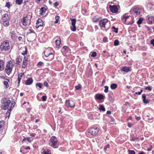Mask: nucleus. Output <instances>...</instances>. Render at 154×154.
I'll use <instances>...</instances> for the list:
<instances>
[{
  "mask_svg": "<svg viewBox=\"0 0 154 154\" xmlns=\"http://www.w3.org/2000/svg\"><path fill=\"white\" fill-rule=\"evenodd\" d=\"M147 29L150 31H151L152 29H153V31H154V28L153 27H149L148 26H146Z\"/></svg>",
  "mask_w": 154,
  "mask_h": 154,
  "instance_id": "8fccbe9b",
  "label": "nucleus"
},
{
  "mask_svg": "<svg viewBox=\"0 0 154 154\" xmlns=\"http://www.w3.org/2000/svg\"><path fill=\"white\" fill-rule=\"evenodd\" d=\"M100 20V18L97 16H94L92 20L94 22H97Z\"/></svg>",
  "mask_w": 154,
  "mask_h": 154,
  "instance_id": "7c9ffc66",
  "label": "nucleus"
},
{
  "mask_svg": "<svg viewBox=\"0 0 154 154\" xmlns=\"http://www.w3.org/2000/svg\"><path fill=\"white\" fill-rule=\"evenodd\" d=\"M128 154H135V151L133 150L129 149L128 151Z\"/></svg>",
  "mask_w": 154,
  "mask_h": 154,
  "instance_id": "ea45409f",
  "label": "nucleus"
},
{
  "mask_svg": "<svg viewBox=\"0 0 154 154\" xmlns=\"http://www.w3.org/2000/svg\"><path fill=\"white\" fill-rule=\"evenodd\" d=\"M104 88V92L106 93H107L108 92L109 87L107 86H105Z\"/></svg>",
  "mask_w": 154,
  "mask_h": 154,
  "instance_id": "c03bdc74",
  "label": "nucleus"
},
{
  "mask_svg": "<svg viewBox=\"0 0 154 154\" xmlns=\"http://www.w3.org/2000/svg\"><path fill=\"white\" fill-rule=\"evenodd\" d=\"M143 20V19L142 18H140L137 22L138 24H140L142 23Z\"/></svg>",
  "mask_w": 154,
  "mask_h": 154,
  "instance_id": "58836bf2",
  "label": "nucleus"
},
{
  "mask_svg": "<svg viewBox=\"0 0 154 154\" xmlns=\"http://www.w3.org/2000/svg\"><path fill=\"white\" fill-rule=\"evenodd\" d=\"M42 100L43 101H45L47 100V97L46 96H43L42 97Z\"/></svg>",
  "mask_w": 154,
  "mask_h": 154,
  "instance_id": "3c124183",
  "label": "nucleus"
},
{
  "mask_svg": "<svg viewBox=\"0 0 154 154\" xmlns=\"http://www.w3.org/2000/svg\"><path fill=\"white\" fill-rule=\"evenodd\" d=\"M6 80L7 81H4L3 82V83L5 85V88H8L9 87L8 82H9L10 81L8 79H6Z\"/></svg>",
  "mask_w": 154,
  "mask_h": 154,
  "instance_id": "b1692460",
  "label": "nucleus"
},
{
  "mask_svg": "<svg viewBox=\"0 0 154 154\" xmlns=\"http://www.w3.org/2000/svg\"><path fill=\"white\" fill-rule=\"evenodd\" d=\"M28 58L26 56H25L24 57L23 60L25 61H28Z\"/></svg>",
  "mask_w": 154,
  "mask_h": 154,
  "instance_id": "69168bd1",
  "label": "nucleus"
},
{
  "mask_svg": "<svg viewBox=\"0 0 154 154\" xmlns=\"http://www.w3.org/2000/svg\"><path fill=\"white\" fill-rule=\"evenodd\" d=\"M42 154H51V151L48 150V149H45L42 152Z\"/></svg>",
  "mask_w": 154,
  "mask_h": 154,
  "instance_id": "2f4dec72",
  "label": "nucleus"
},
{
  "mask_svg": "<svg viewBox=\"0 0 154 154\" xmlns=\"http://www.w3.org/2000/svg\"><path fill=\"white\" fill-rule=\"evenodd\" d=\"M121 71L122 72H128L131 71V68L130 67L126 66L123 67L121 69Z\"/></svg>",
  "mask_w": 154,
  "mask_h": 154,
  "instance_id": "4468645a",
  "label": "nucleus"
},
{
  "mask_svg": "<svg viewBox=\"0 0 154 154\" xmlns=\"http://www.w3.org/2000/svg\"><path fill=\"white\" fill-rule=\"evenodd\" d=\"M21 60V59L20 57L17 58V60L16 62V63L18 64H20V61Z\"/></svg>",
  "mask_w": 154,
  "mask_h": 154,
  "instance_id": "37998d69",
  "label": "nucleus"
},
{
  "mask_svg": "<svg viewBox=\"0 0 154 154\" xmlns=\"http://www.w3.org/2000/svg\"><path fill=\"white\" fill-rule=\"evenodd\" d=\"M108 22V20L107 19H103L99 22V25L101 27L105 28L106 24Z\"/></svg>",
  "mask_w": 154,
  "mask_h": 154,
  "instance_id": "9d476101",
  "label": "nucleus"
},
{
  "mask_svg": "<svg viewBox=\"0 0 154 154\" xmlns=\"http://www.w3.org/2000/svg\"><path fill=\"white\" fill-rule=\"evenodd\" d=\"M99 132V129L97 127L91 128L88 130V133L92 135H97Z\"/></svg>",
  "mask_w": 154,
  "mask_h": 154,
  "instance_id": "423d86ee",
  "label": "nucleus"
},
{
  "mask_svg": "<svg viewBox=\"0 0 154 154\" xmlns=\"http://www.w3.org/2000/svg\"><path fill=\"white\" fill-rule=\"evenodd\" d=\"M50 141L51 143V146L54 148H57L58 146V142L57 138L55 137H52L50 139Z\"/></svg>",
  "mask_w": 154,
  "mask_h": 154,
  "instance_id": "39448f33",
  "label": "nucleus"
},
{
  "mask_svg": "<svg viewBox=\"0 0 154 154\" xmlns=\"http://www.w3.org/2000/svg\"><path fill=\"white\" fill-rule=\"evenodd\" d=\"M14 106V102H12L11 103V105L10 106V109H9L8 111V112L9 113V115H10V112L11 111V108H13Z\"/></svg>",
  "mask_w": 154,
  "mask_h": 154,
  "instance_id": "cd10ccee",
  "label": "nucleus"
},
{
  "mask_svg": "<svg viewBox=\"0 0 154 154\" xmlns=\"http://www.w3.org/2000/svg\"><path fill=\"white\" fill-rule=\"evenodd\" d=\"M59 17H60L58 16H55V19L56 20V21L55 22V23H58Z\"/></svg>",
  "mask_w": 154,
  "mask_h": 154,
  "instance_id": "a18cd8bd",
  "label": "nucleus"
},
{
  "mask_svg": "<svg viewBox=\"0 0 154 154\" xmlns=\"http://www.w3.org/2000/svg\"><path fill=\"white\" fill-rule=\"evenodd\" d=\"M3 21H10V18L8 17V14H5L3 15L2 18Z\"/></svg>",
  "mask_w": 154,
  "mask_h": 154,
  "instance_id": "a211bd4d",
  "label": "nucleus"
},
{
  "mask_svg": "<svg viewBox=\"0 0 154 154\" xmlns=\"http://www.w3.org/2000/svg\"><path fill=\"white\" fill-rule=\"evenodd\" d=\"M104 98V96L100 94H97L95 96V98L96 99L101 100L103 99Z\"/></svg>",
  "mask_w": 154,
  "mask_h": 154,
  "instance_id": "2eb2a0df",
  "label": "nucleus"
},
{
  "mask_svg": "<svg viewBox=\"0 0 154 154\" xmlns=\"http://www.w3.org/2000/svg\"><path fill=\"white\" fill-rule=\"evenodd\" d=\"M152 146L151 145H150L149 147L148 148L147 150L148 151H150L152 150Z\"/></svg>",
  "mask_w": 154,
  "mask_h": 154,
  "instance_id": "13d9d810",
  "label": "nucleus"
},
{
  "mask_svg": "<svg viewBox=\"0 0 154 154\" xmlns=\"http://www.w3.org/2000/svg\"><path fill=\"white\" fill-rule=\"evenodd\" d=\"M35 85L36 87H38L40 88H42V85L41 83L39 82L36 83Z\"/></svg>",
  "mask_w": 154,
  "mask_h": 154,
  "instance_id": "79ce46f5",
  "label": "nucleus"
},
{
  "mask_svg": "<svg viewBox=\"0 0 154 154\" xmlns=\"http://www.w3.org/2000/svg\"><path fill=\"white\" fill-rule=\"evenodd\" d=\"M59 5V3L57 2H55L54 4V7H57Z\"/></svg>",
  "mask_w": 154,
  "mask_h": 154,
  "instance_id": "338daca9",
  "label": "nucleus"
},
{
  "mask_svg": "<svg viewBox=\"0 0 154 154\" xmlns=\"http://www.w3.org/2000/svg\"><path fill=\"white\" fill-rule=\"evenodd\" d=\"M110 146L109 144H107L104 147V149L105 151H106L108 148H109Z\"/></svg>",
  "mask_w": 154,
  "mask_h": 154,
  "instance_id": "6e6d98bb",
  "label": "nucleus"
},
{
  "mask_svg": "<svg viewBox=\"0 0 154 154\" xmlns=\"http://www.w3.org/2000/svg\"><path fill=\"white\" fill-rule=\"evenodd\" d=\"M38 22L36 23V28H38L40 27H42L43 26V23L42 22V20L41 19H38Z\"/></svg>",
  "mask_w": 154,
  "mask_h": 154,
  "instance_id": "f3484780",
  "label": "nucleus"
},
{
  "mask_svg": "<svg viewBox=\"0 0 154 154\" xmlns=\"http://www.w3.org/2000/svg\"><path fill=\"white\" fill-rule=\"evenodd\" d=\"M88 73L89 75L91 76L92 75L93 72L92 70L91 69H90L88 72Z\"/></svg>",
  "mask_w": 154,
  "mask_h": 154,
  "instance_id": "864d4df0",
  "label": "nucleus"
},
{
  "mask_svg": "<svg viewBox=\"0 0 154 154\" xmlns=\"http://www.w3.org/2000/svg\"><path fill=\"white\" fill-rule=\"evenodd\" d=\"M25 51H23L21 54L22 55L24 56L26 55L27 53V48L26 46L25 47Z\"/></svg>",
  "mask_w": 154,
  "mask_h": 154,
  "instance_id": "72a5a7b5",
  "label": "nucleus"
},
{
  "mask_svg": "<svg viewBox=\"0 0 154 154\" xmlns=\"http://www.w3.org/2000/svg\"><path fill=\"white\" fill-rule=\"evenodd\" d=\"M135 139V137L133 135H131V141H134Z\"/></svg>",
  "mask_w": 154,
  "mask_h": 154,
  "instance_id": "5fc2aeb1",
  "label": "nucleus"
},
{
  "mask_svg": "<svg viewBox=\"0 0 154 154\" xmlns=\"http://www.w3.org/2000/svg\"><path fill=\"white\" fill-rule=\"evenodd\" d=\"M10 48L9 42L7 40L3 41L0 45V49L2 51H7Z\"/></svg>",
  "mask_w": 154,
  "mask_h": 154,
  "instance_id": "f257e3e1",
  "label": "nucleus"
},
{
  "mask_svg": "<svg viewBox=\"0 0 154 154\" xmlns=\"http://www.w3.org/2000/svg\"><path fill=\"white\" fill-rule=\"evenodd\" d=\"M147 22L149 24H151L153 22H154V17L153 16H151L149 17V16H147Z\"/></svg>",
  "mask_w": 154,
  "mask_h": 154,
  "instance_id": "f8f14e48",
  "label": "nucleus"
},
{
  "mask_svg": "<svg viewBox=\"0 0 154 154\" xmlns=\"http://www.w3.org/2000/svg\"><path fill=\"white\" fill-rule=\"evenodd\" d=\"M99 109L100 110L102 111H105V108L102 105H99Z\"/></svg>",
  "mask_w": 154,
  "mask_h": 154,
  "instance_id": "f704fd0d",
  "label": "nucleus"
},
{
  "mask_svg": "<svg viewBox=\"0 0 154 154\" xmlns=\"http://www.w3.org/2000/svg\"><path fill=\"white\" fill-rule=\"evenodd\" d=\"M146 90H148L149 91H151L152 90L151 88L150 87H146L145 88Z\"/></svg>",
  "mask_w": 154,
  "mask_h": 154,
  "instance_id": "e2e57ef3",
  "label": "nucleus"
},
{
  "mask_svg": "<svg viewBox=\"0 0 154 154\" xmlns=\"http://www.w3.org/2000/svg\"><path fill=\"white\" fill-rule=\"evenodd\" d=\"M23 0H16V3L17 4L20 5L23 3Z\"/></svg>",
  "mask_w": 154,
  "mask_h": 154,
  "instance_id": "c9c22d12",
  "label": "nucleus"
},
{
  "mask_svg": "<svg viewBox=\"0 0 154 154\" xmlns=\"http://www.w3.org/2000/svg\"><path fill=\"white\" fill-rule=\"evenodd\" d=\"M46 11V9L44 8H42L40 10V15H43Z\"/></svg>",
  "mask_w": 154,
  "mask_h": 154,
  "instance_id": "c85d7f7f",
  "label": "nucleus"
},
{
  "mask_svg": "<svg viewBox=\"0 0 154 154\" xmlns=\"http://www.w3.org/2000/svg\"><path fill=\"white\" fill-rule=\"evenodd\" d=\"M28 20L27 16H26L25 17H23L22 19V24L24 26H26L27 24L26 23V21Z\"/></svg>",
  "mask_w": 154,
  "mask_h": 154,
  "instance_id": "dca6fc26",
  "label": "nucleus"
},
{
  "mask_svg": "<svg viewBox=\"0 0 154 154\" xmlns=\"http://www.w3.org/2000/svg\"><path fill=\"white\" fill-rule=\"evenodd\" d=\"M2 108L4 110H6L8 108V106L11 103V101L6 98H4L2 100Z\"/></svg>",
  "mask_w": 154,
  "mask_h": 154,
  "instance_id": "7ed1b4c3",
  "label": "nucleus"
},
{
  "mask_svg": "<svg viewBox=\"0 0 154 154\" xmlns=\"http://www.w3.org/2000/svg\"><path fill=\"white\" fill-rule=\"evenodd\" d=\"M97 53L96 52L94 51L91 53V56L92 57H95L96 56Z\"/></svg>",
  "mask_w": 154,
  "mask_h": 154,
  "instance_id": "603ef678",
  "label": "nucleus"
},
{
  "mask_svg": "<svg viewBox=\"0 0 154 154\" xmlns=\"http://www.w3.org/2000/svg\"><path fill=\"white\" fill-rule=\"evenodd\" d=\"M117 85V84L115 83L112 84L110 85V88L112 89H115L116 88Z\"/></svg>",
  "mask_w": 154,
  "mask_h": 154,
  "instance_id": "473e14b6",
  "label": "nucleus"
},
{
  "mask_svg": "<svg viewBox=\"0 0 154 154\" xmlns=\"http://www.w3.org/2000/svg\"><path fill=\"white\" fill-rule=\"evenodd\" d=\"M82 12L84 14H86L87 12L86 10L85 9H83L82 10Z\"/></svg>",
  "mask_w": 154,
  "mask_h": 154,
  "instance_id": "0e129e2a",
  "label": "nucleus"
},
{
  "mask_svg": "<svg viewBox=\"0 0 154 154\" xmlns=\"http://www.w3.org/2000/svg\"><path fill=\"white\" fill-rule=\"evenodd\" d=\"M3 22V25L5 27H7L9 25V21H5Z\"/></svg>",
  "mask_w": 154,
  "mask_h": 154,
  "instance_id": "c756f323",
  "label": "nucleus"
},
{
  "mask_svg": "<svg viewBox=\"0 0 154 154\" xmlns=\"http://www.w3.org/2000/svg\"><path fill=\"white\" fill-rule=\"evenodd\" d=\"M4 122L3 121L0 122V133H2L4 129Z\"/></svg>",
  "mask_w": 154,
  "mask_h": 154,
  "instance_id": "412c9836",
  "label": "nucleus"
},
{
  "mask_svg": "<svg viewBox=\"0 0 154 154\" xmlns=\"http://www.w3.org/2000/svg\"><path fill=\"white\" fill-rule=\"evenodd\" d=\"M44 85L47 87H48V84L46 81H45L44 82Z\"/></svg>",
  "mask_w": 154,
  "mask_h": 154,
  "instance_id": "680f3d73",
  "label": "nucleus"
},
{
  "mask_svg": "<svg viewBox=\"0 0 154 154\" xmlns=\"http://www.w3.org/2000/svg\"><path fill=\"white\" fill-rule=\"evenodd\" d=\"M43 64V62L40 61L38 62L37 64V66L38 67H40L41 66H42Z\"/></svg>",
  "mask_w": 154,
  "mask_h": 154,
  "instance_id": "09e8293b",
  "label": "nucleus"
},
{
  "mask_svg": "<svg viewBox=\"0 0 154 154\" xmlns=\"http://www.w3.org/2000/svg\"><path fill=\"white\" fill-rule=\"evenodd\" d=\"M142 91H143L141 89L140 90V91H139L138 92H136L135 93L136 94H137L138 95H140L141 94V93L142 92Z\"/></svg>",
  "mask_w": 154,
  "mask_h": 154,
  "instance_id": "052dcab7",
  "label": "nucleus"
},
{
  "mask_svg": "<svg viewBox=\"0 0 154 154\" xmlns=\"http://www.w3.org/2000/svg\"><path fill=\"white\" fill-rule=\"evenodd\" d=\"M130 16H128L126 14H124L122 19V22L125 24H129V23L128 22H127V20L130 17Z\"/></svg>",
  "mask_w": 154,
  "mask_h": 154,
  "instance_id": "6e6552de",
  "label": "nucleus"
},
{
  "mask_svg": "<svg viewBox=\"0 0 154 154\" xmlns=\"http://www.w3.org/2000/svg\"><path fill=\"white\" fill-rule=\"evenodd\" d=\"M36 2L38 3H43L44 2H45L47 0H36Z\"/></svg>",
  "mask_w": 154,
  "mask_h": 154,
  "instance_id": "49530a36",
  "label": "nucleus"
},
{
  "mask_svg": "<svg viewBox=\"0 0 154 154\" xmlns=\"http://www.w3.org/2000/svg\"><path fill=\"white\" fill-rule=\"evenodd\" d=\"M69 51H70L69 48L67 46H64L61 49V51L62 53L68 52Z\"/></svg>",
  "mask_w": 154,
  "mask_h": 154,
  "instance_id": "4be33fe9",
  "label": "nucleus"
},
{
  "mask_svg": "<svg viewBox=\"0 0 154 154\" xmlns=\"http://www.w3.org/2000/svg\"><path fill=\"white\" fill-rule=\"evenodd\" d=\"M33 82V79L32 78H28L25 83L26 85H29L32 83Z\"/></svg>",
  "mask_w": 154,
  "mask_h": 154,
  "instance_id": "aec40b11",
  "label": "nucleus"
},
{
  "mask_svg": "<svg viewBox=\"0 0 154 154\" xmlns=\"http://www.w3.org/2000/svg\"><path fill=\"white\" fill-rule=\"evenodd\" d=\"M44 54L45 57L48 58V60L51 61L53 59L54 56L50 50H46L44 52Z\"/></svg>",
  "mask_w": 154,
  "mask_h": 154,
  "instance_id": "20e7f679",
  "label": "nucleus"
},
{
  "mask_svg": "<svg viewBox=\"0 0 154 154\" xmlns=\"http://www.w3.org/2000/svg\"><path fill=\"white\" fill-rule=\"evenodd\" d=\"M27 65V61H25L23 60L22 68H24Z\"/></svg>",
  "mask_w": 154,
  "mask_h": 154,
  "instance_id": "e433bc0d",
  "label": "nucleus"
},
{
  "mask_svg": "<svg viewBox=\"0 0 154 154\" xmlns=\"http://www.w3.org/2000/svg\"><path fill=\"white\" fill-rule=\"evenodd\" d=\"M5 7L9 8L10 6V2H6Z\"/></svg>",
  "mask_w": 154,
  "mask_h": 154,
  "instance_id": "4d7b16f0",
  "label": "nucleus"
},
{
  "mask_svg": "<svg viewBox=\"0 0 154 154\" xmlns=\"http://www.w3.org/2000/svg\"><path fill=\"white\" fill-rule=\"evenodd\" d=\"M114 45L115 46H117L119 45V41L117 40H116L114 42Z\"/></svg>",
  "mask_w": 154,
  "mask_h": 154,
  "instance_id": "de8ad7c7",
  "label": "nucleus"
},
{
  "mask_svg": "<svg viewBox=\"0 0 154 154\" xmlns=\"http://www.w3.org/2000/svg\"><path fill=\"white\" fill-rule=\"evenodd\" d=\"M150 42L151 44L154 46V39L151 40Z\"/></svg>",
  "mask_w": 154,
  "mask_h": 154,
  "instance_id": "774afa93",
  "label": "nucleus"
},
{
  "mask_svg": "<svg viewBox=\"0 0 154 154\" xmlns=\"http://www.w3.org/2000/svg\"><path fill=\"white\" fill-rule=\"evenodd\" d=\"M81 88V86L80 84H79L75 86V89L77 90L80 89Z\"/></svg>",
  "mask_w": 154,
  "mask_h": 154,
  "instance_id": "a19ab883",
  "label": "nucleus"
},
{
  "mask_svg": "<svg viewBox=\"0 0 154 154\" xmlns=\"http://www.w3.org/2000/svg\"><path fill=\"white\" fill-rule=\"evenodd\" d=\"M133 10L134 13H135L136 15H138L140 14V12L139 11L140 10L138 8H135L133 9Z\"/></svg>",
  "mask_w": 154,
  "mask_h": 154,
  "instance_id": "5701e85b",
  "label": "nucleus"
},
{
  "mask_svg": "<svg viewBox=\"0 0 154 154\" xmlns=\"http://www.w3.org/2000/svg\"><path fill=\"white\" fill-rule=\"evenodd\" d=\"M14 66V65L11 61H9L7 62L5 70L6 73L8 75L12 72Z\"/></svg>",
  "mask_w": 154,
  "mask_h": 154,
  "instance_id": "f03ea898",
  "label": "nucleus"
},
{
  "mask_svg": "<svg viewBox=\"0 0 154 154\" xmlns=\"http://www.w3.org/2000/svg\"><path fill=\"white\" fill-rule=\"evenodd\" d=\"M109 8L111 11L112 13H116L118 12V9L116 5H114L112 6L110 5Z\"/></svg>",
  "mask_w": 154,
  "mask_h": 154,
  "instance_id": "9b49d317",
  "label": "nucleus"
},
{
  "mask_svg": "<svg viewBox=\"0 0 154 154\" xmlns=\"http://www.w3.org/2000/svg\"><path fill=\"white\" fill-rule=\"evenodd\" d=\"M66 106L68 107H72L75 106V104L72 100H67L65 102Z\"/></svg>",
  "mask_w": 154,
  "mask_h": 154,
  "instance_id": "0eeeda50",
  "label": "nucleus"
},
{
  "mask_svg": "<svg viewBox=\"0 0 154 154\" xmlns=\"http://www.w3.org/2000/svg\"><path fill=\"white\" fill-rule=\"evenodd\" d=\"M5 61L0 60V71L3 70L4 69Z\"/></svg>",
  "mask_w": 154,
  "mask_h": 154,
  "instance_id": "6ab92c4d",
  "label": "nucleus"
},
{
  "mask_svg": "<svg viewBox=\"0 0 154 154\" xmlns=\"http://www.w3.org/2000/svg\"><path fill=\"white\" fill-rule=\"evenodd\" d=\"M112 31L114 32L117 33L118 32V29L117 28H116L114 26H113L112 27Z\"/></svg>",
  "mask_w": 154,
  "mask_h": 154,
  "instance_id": "4c0bfd02",
  "label": "nucleus"
},
{
  "mask_svg": "<svg viewBox=\"0 0 154 154\" xmlns=\"http://www.w3.org/2000/svg\"><path fill=\"white\" fill-rule=\"evenodd\" d=\"M23 73H21L18 75V83L19 84L23 75H24Z\"/></svg>",
  "mask_w": 154,
  "mask_h": 154,
  "instance_id": "393cba45",
  "label": "nucleus"
},
{
  "mask_svg": "<svg viewBox=\"0 0 154 154\" xmlns=\"http://www.w3.org/2000/svg\"><path fill=\"white\" fill-rule=\"evenodd\" d=\"M26 140L29 143H31L32 142V140H31V138L29 137H28L27 138H26Z\"/></svg>",
  "mask_w": 154,
  "mask_h": 154,
  "instance_id": "bf43d9fd",
  "label": "nucleus"
},
{
  "mask_svg": "<svg viewBox=\"0 0 154 154\" xmlns=\"http://www.w3.org/2000/svg\"><path fill=\"white\" fill-rule=\"evenodd\" d=\"M142 96L143 102L144 104H146L149 103V100L146 99V95L145 94H143Z\"/></svg>",
  "mask_w": 154,
  "mask_h": 154,
  "instance_id": "ddd939ff",
  "label": "nucleus"
},
{
  "mask_svg": "<svg viewBox=\"0 0 154 154\" xmlns=\"http://www.w3.org/2000/svg\"><path fill=\"white\" fill-rule=\"evenodd\" d=\"M71 21V25L72 27L71 28V30L72 31H75L76 30V28L75 26V24L76 22V20L75 18L70 19Z\"/></svg>",
  "mask_w": 154,
  "mask_h": 154,
  "instance_id": "1a4fd4ad",
  "label": "nucleus"
},
{
  "mask_svg": "<svg viewBox=\"0 0 154 154\" xmlns=\"http://www.w3.org/2000/svg\"><path fill=\"white\" fill-rule=\"evenodd\" d=\"M60 40H61V39H60V38H59L58 39H57V40H55V42L57 47H58L60 45L61 42Z\"/></svg>",
  "mask_w": 154,
  "mask_h": 154,
  "instance_id": "bb28decb",
  "label": "nucleus"
},
{
  "mask_svg": "<svg viewBox=\"0 0 154 154\" xmlns=\"http://www.w3.org/2000/svg\"><path fill=\"white\" fill-rule=\"evenodd\" d=\"M147 7L150 8L151 10L154 9V5L152 3H149L147 4Z\"/></svg>",
  "mask_w": 154,
  "mask_h": 154,
  "instance_id": "a878e982",
  "label": "nucleus"
}]
</instances>
